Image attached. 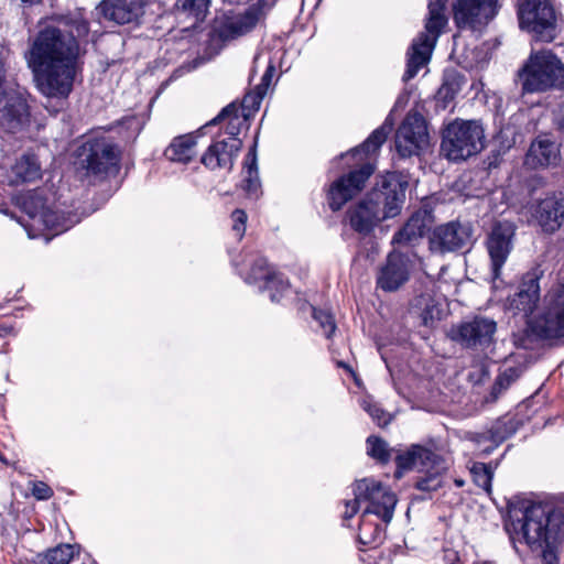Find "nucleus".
I'll return each mask as SVG.
<instances>
[{"label": "nucleus", "instance_id": "obj_48", "mask_svg": "<svg viewBox=\"0 0 564 564\" xmlns=\"http://www.w3.org/2000/svg\"><path fill=\"white\" fill-rule=\"evenodd\" d=\"M455 94L456 89H454L451 84L444 83L437 91V98L442 99L444 101V107H446V102L453 100Z\"/></svg>", "mask_w": 564, "mask_h": 564}, {"label": "nucleus", "instance_id": "obj_21", "mask_svg": "<svg viewBox=\"0 0 564 564\" xmlns=\"http://www.w3.org/2000/svg\"><path fill=\"white\" fill-rule=\"evenodd\" d=\"M410 258L401 252L389 253L377 276V285L387 292L399 290L410 278Z\"/></svg>", "mask_w": 564, "mask_h": 564}, {"label": "nucleus", "instance_id": "obj_39", "mask_svg": "<svg viewBox=\"0 0 564 564\" xmlns=\"http://www.w3.org/2000/svg\"><path fill=\"white\" fill-rule=\"evenodd\" d=\"M443 468H444L443 460L440 457V464L430 466L429 468H426L427 471H430V469H431L432 473L426 478H422L421 480H419L416 482V488L422 491H434V490L438 489L442 485V479L440 477V470Z\"/></svg>", "mask_w": 564, "mask_h": 564}, {"label": "nucleus", "instance_id": "obj_42", "mask_svg": "<svg viewBox=\"0 0 564 564\" xmlns=\"http://www.w3.org/2000/svg\"><path fill=\"white\" fill-rule=\"evenodd\" d=\"M519 373L516 368H508L503 372H501L492 387V394L497 397L502 390H506L516 379Z\"/></svg>", "mask_w": 564, "mask_h": 564}, {"label": "nucleus", "instance_id": "obj_49", "mask_svg": "<svg viewBox=\"0 0 564 564\" xmlns=\"http://www.w3.org/2000/svg\"><path fill=\"white\" fill-rule=\"evenodd\" d=\"M273 74H274V66L273 65H269L267 67V70L262 75L261 83L256 86L258 88V90H261V91H263L265 94L268 93V89H269V87L271 85V80H272Z\"/></svg>", "mask_w": 564, "mask_h": 564}, {"label": "nucleus", "instance_id": "obj_51", "mask_svg": "<svg viewBox=\"0 0 564 564\" xmlns=\"http://www.w3.org/2000/svg\"><path fill=\"white\" fill-rule=\"evenodd\" d=\"M463 484H464V481H463V480H456V485H457L458 487L463 486Z\"/></svg>", "mask_w": 564, "mask_h": 564}, {"label": "nucleus", "instance_id": "obj_31", "mask_svg": "<svg viewBox=\"0 0 564 564\" xmlns=\"http://www.w3.org/2000/svg\"><path fill=\"white\" fill-rule=\"evenodd\" d=\"M425 228L424 217L420 214H414L405 225L394 234L392 243L412 245L424 235Z\"/></svg>", "mask_w": 564, "mask_h": 564}, {"label": "nucleus", "instance_id": "obj_17", "mask_svg": "<svg viewBox=\"0 0 564 564\" xmlns=\"http://www.w3.org/2000/svg\"><path fill=\"white\" fill-rule=\"evenodd\" d=\"M375 169L370 163H365L359 170L335 181L328 191L329 206L333 210H339L349 199L357 195L372 175Z\"/></svg>", "mask_w": 564, "mask_h": 564}, {"label": "nucleus", "instance_id": "obj_23", "mask_svg": "<svg viewBox=\"0 0 564 564\" xmlns=\"http://www.w3.org/2000/svg\"><path fill=\"white\" fill-rule=\"evenodd\" d=\"M26 102L18 93L0 94V127L4 131L14 133L20 130L26 119Z\"/></svg>", "mask_w": 564, "mask_h": 564}, {"label": "nucleus", "instance_id": "obj_18", "mask_svg": "<svg viewBox=\"0 0 564 564\" xmlns=\"http://www.w3.org/2000/svg\"><path fill=\"white\" fill-rule=\"evenodd\" d=\"M471 241V229L458 221H449L437 226L430 236V250L434 253H446L460 250Z\"/></svg>", "mask_w": 564, "mask_h": 564}, {"label": "nucleus", "instance_id": "obj_9", "mask_svg": "<svg viewBox=\"0 0 564 564\" xmlns=\"http://www.w3.org/2000/svg\"><path fill=\"white\" fill-rule=\"evenodd\" d=\"M521 29L532 32L544 42L555 37L556 14L550 0H524L518 9Z\"/></svg>", "mask_w": 564, "mask_h": 564}, {"label": "nucleus", "instance_id": "obj_44", "mask_svg": "<svg viewBox=\"0 0 564 564\" xmlns=\"http://www.w3.org/2000/svg\"><path fill=\"white\" fill-rule=\"evenodd\" d=\"M362 408L369 413V415L379 426H386L390 423L391 415L382 410L379 405L370 402H364Z\"/></svg>", "mask_w": 564, "mask_h": 564}, {"label": "nucleus", "instance_id": "obj_4", "mask_svg": "<svg viewBox=\"0 0 564 564\" xmlns=\"http://www.w3.org/2000/svg\"><path fill=\"white\" fill-rule=\"evenodd\" d=\"M354 495L355 498L352 500H347L345 503L346 510L344 512V518L346 520L352 518L357 513L361 502L368 503L361 514V524L358 534L359 541L364 544H368L371 542V538L365 532V527L367 524L365 519L366 516L376 514L386 523H389L393 518L398 499L388 487L373 478L357 480L354 487Z\"/></svg>", "mask_w": 564, "mask_h": 564}, {"label": "nucleus", "instance_id": "obj_16", "mask_svg": "<svg viewBox=\"0 0 564 564\" xmlns=\"http://www.w3.org/2000/svg\"><path fill=\"white\" fill-rule=\"evenodd\" d=\"M516 227L509 221H497L487 237V250L491 260L492 275L498 279L513 249Z\"/></svg>", "mask_w": 564, "mask_h": 564}, {"label": "nucleus", "instance_id": "obj_12", "mask_svg": "<svg viewBox=\"0 0 564 564\" xmlns=\"http://www.w3.org/2000/svg\"><path fill=\"white\" fill-rule=\"evenodd\" d=\"M79 164L90 174L108 173L117 166L119 150L105 139L90 140L79 148Z\"/></svg>", "mask_w": 564, "mask_h": 564}, {"label": "nucleus", "instance_id": "obj_37", "mask_svg": "<svg viewBox=\"0 0 564 564\" xmlns=\"http://www.w3.org/2000/svg\"><path fill=\"white\" fill-rule=\"evenodd\" d=\"M470 474L473 476L475 484L479 488L484 489L487 492L490 491L494 473L489 465L485 463L475 462L470 467Z\"/></svg>", "mask_w": 564, "mask_h": 564}, {"label": "nucleus", "instance_id": "obj_10", "mask_svg": "<svg viewBox=\"0 0 564 564\" xmlns=\"http://www.w3.org/2000/svg\"><path fill=\"white\" fill-rule=\"evenodd\" d=\"M498 10V0H457L453 6V19L460 30L481 31Z\"/></svg>", "mask_w": 564, "mask_h": 564}, {"label": "nucleus", "instance_id": "obj_28", "mask_svg": "<svg viewBox=\"0 0 564 564\" xmlns=\"http://www.w3.org/2000/svg\"><path fill=\"white\" fill-rule=\"evenodd\" d=\"M257 144L249 150L242 167L241 188L250 198L257 199L261 195V182L257 163Z\"/></svg>", "mask_w": 564, "mask_h": 564}, {"label": "nucleus", "instance_id": "obj_7", "mask_svg": "<svg viewBox=\"0 0 564 564\" xmlns=\"http://www.w3.org/2000/svg\"><path fill=\"white\" fill-rule=\"evenodd\" d=\"M446 0H429V19L425 24L426 33H421L416 40L413 41L408 52L406 70L403 79L410 80L430 61V56L436 43V39L441 34L442 29L447 23V18L444 14Z\"/></svg>", "mask_w": 564, "mask_h": 564}, {"label": "nucleus", "instance_id": "obj_40", "mask_svg": "<svg viewBox=\"0 0 564 564\" xmlns=\"http://www.w3.org/2000/svg\"><path fill=\"white\" fill-rule=\"evenodd\" d=\"M368 454L381 463H387L390 459V448L388 443L380 437L369 436Z\"/></svg>", "mask_w": 564, "mask_h": 564}, {"label": "nucleus", "instance_id": "obj_25", "mask_svg": "<svg viewBox=\"0 0 564 564\" xmlns=\"http://www.w3.org/2000/svg\"><path fill=\"white\" fill-rule=\"evenodd\" d=\"M560 162V148L549 138H536L532 141L524 159L530 169L556 166Z\"/></svg>", "mask_w": 564, "mask_h": 564}, {"label": "nucleus", "instance_id": "obj_30", "mask_svg": "<svg viewBox=\"0 0 564 564\" xmlns=\"http://www.w3.org/2000/svg\"><path fill=\"white\" fill-rule=\"evenodd\" d=\"M246 281L248 283L265 281V288L269 290L272 289L273 284L278 283L281 293L289 290V284L286 282H283L282 280L276 281L274 272L271 270L264 258H257L254 260Z\"/></svg>", "mask_w": 564, "mask_h": 564}, {"label": "nucleus", "instance_id": "obj_45", "mask_svg": "<svg viewBox=\"0 0 564 564\" xmlns=\"http://www.w3.org/2000/svg\"><path fill=\"white\" fill-rule=\"evenodd\" d=\"M248 216L245 210L236 209L231 213L232 220V231L236 234L237 238L240 240L246 231Z\"/></svg>", "mask_w": 564, "mask_h": 564}, {"label": "nucleus", "instance_id": "obj_3", "mask_svg": "<svg viewBox=\"0 0 564 564\" xmlns=\"http://www.w3.org/2000/svg\"><path fill=\"white\" fill-rule=\"evenodd\" d=\"M406 185V182H401L394 175L384 178L380 187L372 189L347 210L351 229L361 236H368L382 220L400 214Z\"/></svg>", "mask_w": 564, "mask_h": 564}, {"label": "nucleus", "instance_id": "obj_38", "mask_svg": "<svg viewBox=\"0 0 564 564\" xmlns=\"http://www.w3.org/2000/svg\"><path fill=\"white\" fill-rule=\"evenodd\" d=\"M143 128L142 121L138 117H127L119 123V134L127 141H133L140 134Z\"/></svg>", "mask_w": 564, "mask_h": 564}, {"label": "nucleus", "instance_id": "obj_41", "mask_svg": "<svg viewBox=\"0 0 564 564\" xmlns=\"http://www.w3.org/2000/svg\"><path fill=\"white\" fill-rule=\"evenodd\" d=\"M265 95V93L258 90L257 87L254 90L248 93L241 102L242 116L247 118L250 112L259 110L261 101Z\"/></svg>", "mask_w": 564, "mask_h": 564}, {"label": "nucleus", "instance_id": "obj_14", "mask_svg": "<svg viewBox=\"0 0 564 564\" xmlns=\"http://www.w3.org/2000/svg\"><path fill=\"white\" fill-rule=\"evenodd\" d=\"M496 330L497 323L492 318L476 316L453 326L449 337L466 348H484L492 343Z\"/></svg>", "mask_w": 564, "mask_h": 564}, {"label": "nucleus", "instance_id": "obj_52", "mask_svg": "<svg viewBox=\"0 0 564 564\" xmlns=\"http://www.w3.org/2000/svg\"><path fill=\"white\" fill-rule=\"evenodd\" d=\"M481 371H482L484 375H487V371H486L485 368H481Z\"/></svg>", "mask_w": 564, "mask_h": 564}, {"label": "nucleus", "instance_id": "obj_13", "mask_svg": "<svg viewBox=\"0 0 564 564\" xmlns=\"http://www.w3.org/2000/svg\"><path fill=\"white\" fill-rule=\"evenodd\" d=\"M22 208L32 220L42 224L46 229L53 230L55 235L69 229L78 221L70 216H65L64 213L51 208L46 204L45 197L37 191L30 193L24 198Z\"/></svg>", "mask_w": 564, "mask_h": 564}, {"label": "nucleus", "instance_id": "obj_26", "mask_svg": "<svg viewBox=\"0 0 564 564\" xmlns=\"http://www.w3.org/2000/svg\"><path fill=\"white\" fill-rule=\"evenodd\" d=\"M96 10L118 24L131 23L143 14L142 3L133 0L105 1Z\"/></svg>", "mask_w": 564, "mask_h": 564}, {"label": "nucleus", "instance_id": "obj_15", "mask_svg": "<svg viewBox=\"0 0 564 564\" xmlns=\"http://www.w3.org/2000/svg\"><path fill=\"white\" fill-rule=\"evenodd\" d=\"M531 219L545 234H554L564 225V193L549 192L542 198L532 202Z\"/></svg>", "mask_w": 564, "mask_h": 564}, {"label": "nucleus", "instance_id": "obj_2", "mask_svg": "<svg viewBox=\"0 0 564 564\" xmlns=\"http://www.w3.org/2000/svg\"><path fill=\"white\" fill-rule=\"evenodd\" d=\"M506 529L512 539L524 541L546 560L564 535V514L542 503L519 500L509 505Z\"/></svg>", "mask_w": 564, "mask_h": 564}, {"label": "nucleus", "instance_id": "obj_27", "mask_svg": "<svg viewBox=\"0 0 564 564\" xmlns=\"http://www.w3.org/2000/svg\"><path fill=\"white\" fill-rule=\"evenodd\" d=\"M397 470L395 478H401L403 473L412 469L414 466L429 468L440 464V456L429 448L421 445H412L408 451L399 453L395 457Z\"/></svg>", "mask_w": 564, "mask_h": 564}, {"label": "nucleus", "instance_id": "obj_29", "mask_svg": "<svg viewBox=\"0 0 564 564\" xmlns=\"http://www.w3.org/2000/svg\"><path fill=\"white\" fill-rule=\"evenodd\" d=\"M196 144V138L191 133L176 137L165 149L164 155L169 161L186 164L195 156Z\"/></svg>", "mask_w": 564, "mask_h": 564}, {"label": "nucleus", "instance_id": "obj_19", "mask_svg": "<svg viewBox=\"0 0 564 564\" xmlns=\"http://www.w3.org/2000/svg\"><path fill=\"white\" fill-rule=\"evenodd\" d=\"M543 276V270L535 267L527 272L520 283L519 290L508 300V307L514 314L522 313L525 317L530 316L540 302V279Z\"/></svg>", "mask_w": 564, "mask_h": 564}, {"label": "nucleus", "instance_id": "obj_36", "mask_svg": "<svg viewBox=\"0 0 564 564\" xmlns=\"http://www.w3.org/2000/svg\"><path fill=\"white\" fill-rule=\"evenodd\" d=\"M175 6L177 10L202 21L208 12L210 0H176Z\"/></svg>", "mask_w": 564, "mask_h": 564}, {"label": "nucleus", "instance_id": "obj_8", "mask_svg": "<svg viewBox=\"0 0 564 564\" xmlns=\"http://www.w3.org/2000/svg\"><path fill=\"white\" fill-rule=\"evenodd\" d=\"M531 329L542 339L564 337V271L557 273L545 293L542 311L531 322Z\"/></svg>", "mask_w": 564, "mask_h": 564}, {"label": "nucleus", "instance_id": "obj_1", "mask_svg": "<svg viewBox=\"0 0 564 564\" xmlns=\"http://www.w3.org/2000/svg\"><path fill=\"white\" fill-rule=\"evenodd\" d=\"M61 24L70 30H63L54 24L43 26L25 54L36 87L47 96L66 98L72 89L76 74L78 43L76 37L88 34V23L83 19L70 21L63 19Z\"/></svg>", "mask_w": 564, "mask_h": 564}, {"label": "nucleus", "instance_id": "obj_43", "mask_svg": "<svg viewBox=\"0 0 564 564\" xmlns=\"http://www.w3.org/2000/svg\"><path fill=\"white\" fill-rule=\"evenodd\" d=\"M313 317L316 322H318L321 328L324 330L325 336L329 338L336 329L332 314L322 310L314 308Z\"/></svg>", "mask_w": 564, "mask_h": 564}, {"label": "nucleus", "instance_id": "obj_20", "mask_svg": "<svg viewBox=\"0 0 564 564\" xmlns=\"http://www.w3.org/2000/svg\"><path fill=\"white\" fill-rule=\"evenodd\" d=\"M241 148L242 141L239 138L216 140L202 155L200 162L210 171L230 172Z\"/></svg>", "mask_w": 564, "mask_h": 564}, {"label": "nucleus", "instance_id": "obj_54", "mask_svg": "<svg viewBox=\"0 0 564 564\" xmlns=\"http://www.w3.org/2000/svg\"><path fill=\"white\" fill-rule=\"evenodd\" d=\"M0 460H2V455L0 454Z\"/></svg>", "mask_w": 564, "mask_h": 564}, {"label": "nucleus", "instance_id": "obj_47", "mask_svg": "<svg viewBox=\"0 0 564 564\" xmlns=\"http://www.w3.org/2000/svg\"><path fill=\"white\" fill-rule=\"evenodd\" d=\"M32 495L39 500H47L53 496V490L43 481H34L32 484Z\"/></svg>", "mask_w": 564, "mask_h": 564}, {"label": "nucleus", "instance_id": "obj_53", "mask_svg": "<svg viewBox=\"0 0 564 564\" xmlns=\"http://www.w3.org/2000/svg\"><path fill=\"white\" fill-rule=\"evenodd\" d=\"M0 212L6 213V210H4V209H2V208H0Z\"/></svg>", "mask_w": 564, "mask_h": 564}, {"label": "nucleus", "instance_id": "obj_24", "mask_svg": "<svg viewBox=\"0 0 564 564\" xmlns=\"http://www.w3.org/2000/svg\"><path fill=\"white\" fill-rule=\"evenodd\" d=\"M43 169L39 158L34 153H22L11 164L7 173L8 183L19 186L34 183L42 178Z\"/></svg>", "mask_w": 564, "mask_h": 564}, {"label": "nucleus", "instance_id": "obj_6", "mask_svg": "<svg viewBox=\"0 0 564 564\" xmlns=\"http://www.w3.org/2000/svg\"><path fill=\"white\" fill-rule=\"evenodd\" d=\"M484 140L479 121L456 119L444 129L441 150L449 161H463L480 152Z\"/></svg>", "mask_w": 564, "mask_h": 564}, {"label": "nucleus", "instance_id": "obj_50", "mask_svg": "<svg viewBox=\"0 0 564 564\" xmlns=\"http://www.w3.org/2000/svg\"><path fill=\"white\" fill-rule=\"evenodd\" d=\"M280 297H281V296H279V295H278V294H275V293H271V294H270V299H271V301H272V302H279V301H280Z\"/></svg>", "mask_w": 564, "mask_h": 564}, {"label": "nucleus", "instance_id": "obj_11", "mask_svg": "<svg viewBox=\"0 0 564 564\" xmlns=\"http://www.w3.org/2000/svg\"><path fill=\"white\" fill-rule=\"evenodd\" d=\"M429 132L424 117L409 112L395 134V149L400 156L410 158L427 147Z\"/></svg>", "mask_w": 564, "mask_h": 564}, {"label": "nucleus", "instance_id": "obj_32", "mask_svg": "<svg viewBox=\"0 0 564 564\" xmlns=\"http://www.w3.org/2000/svg\"><path fill=\"white\" fill-rule=\"evenodd\" d=\"M391 130L392 122L389 120V118H387L382 126L376 129L361 145L352 149L348 155L354 158L360 155L361 160L362 155L367 156L370 153H375L387 140V137Z\"/></svg>", "mask_w": 564, "mask_h": 564}, {"label": "nucleus", "instance_id": "obj_34", "mask_svg": "<svg viewBox=\"0 0 564 564\" xmlns=\"http://www.w3.org/2000/svg\"><path fill=\"white\" fill-rule=\"evenodd\" d=\"M75 555V545L58 544L37 555L40 564H68Z\"/></svg>", "mask_w": 564, "mask_h": 564}, {"label": "nucleus", "instance_id": "obj_35", "mask_svg": "<svg viewBox=\"0 0 564 564\" xmlns=\"http://www.w3.org/2000/svg\"><path fill=\"white\" fill-rule=\"evenodd\" d=\"M225 119H229V126L227 127L228 138H237L239 133L238 124L240 123L239 119V107L236 104H229L226 106L217 117L208 122V126L216 124Z\"/></svg>", "mask_w": 564, "mask_h": 564}, {"label": "nucleus", "instance_id": "obj_33", "mask_svg": "<svg viewBox=\"0 0 564 564\" xmlns=\"http://www.w3.org/2000/svg\"><path fill=\"white\" fill-rule=\"evenodd\" d=\"M412 306L420 311L422 323L425 326H429L434 321L441 318L442 308L435 299L429 293L416 296L412 302Z\"/></svg>", "mask_w": 564, "mask_h": 564}, {"label": "nucleus", "instance_id": "obj_5", "mask_svg": "<svg viewBox=\"0 0 564 564\" xmlns=\"http://www.w3.org/2000/svg\"><path fill=\"white\" fill-rule=\"evenodd\" d=\"M519 80L525 94L561 89L564 87V64L549 51L534 53L519 72Z\"/></svg>", "mask_w": 564, "mask_h": 564}, {"label": "nucleus", "instance_id": "obj_22", "mask_svg": "<svg viewBox=\"0 0 564 564\" xmlns=\"http://www.w3.org/2000/svg\"><path fill=\"white\" fill-rule=\"evenodd\" d=\"M273 2L259 0L256 6L248 8L243 13L227 17L219 30V34L225 40L241 36L251 31L258 23L263 8H271Z\"/></svg>", "mask_w": 564, "mask_h": 564}, {"label": "nucleus", "instance_id": "obj_46", "mask_svg": "<svg viewBox=\"0 0 564 564\" xmlns=\"http://www.w3.org/2000/svg\"><path fill=\"white\" fill-rule=\"evenodd\" d=\"M10 56V50L4 45L0 44V94L8 91L6 89L8 59Z\"/></svg>", "mask_w": 564, "mask_h": 564}]
</instances>
